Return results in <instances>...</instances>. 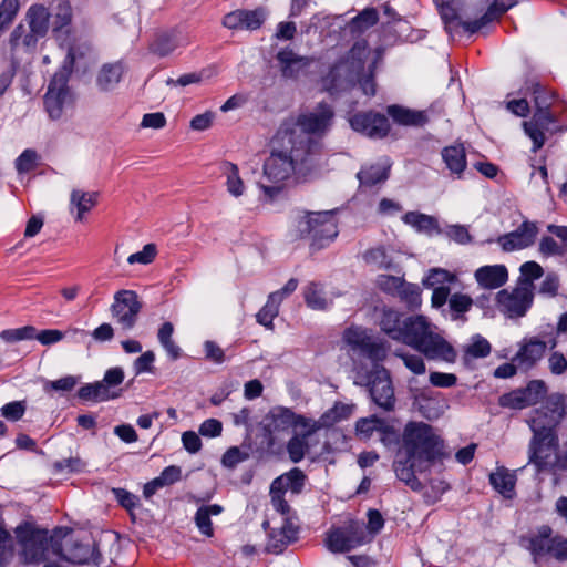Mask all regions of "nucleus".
<instances>
[{
    "instance_id": "f257e3e1",
    "label": "nucleus",
    "mask_w": 567,
    "mask_h": 567,
    "mask_svg": "<svg viewBox=\"0 0 567 567\" xmlns=\"http://www.w3.org/2000/svg\"><path fill=\"white\" fill-rule=\"evenodd\" d=\"M445 444L434 429L424 422H409L401 434V445L393 470L396 477L412 491L419 492L423 484L416 473L426 471L432 464L445 458Z\"/></svg>"
},
{
    "instance_id": "f03ea898",
    "label": "nucleus",
    "mask_w": 567,
    "mask_h": 567,
    "mask_svg": "<svg viewBox=\"0 0 567 567\" xmlns=\"http://www.w3.org/2000/svg\"><path fill=\"white\" fill-rule=\"evenodd\" d=\"M380 327L391 339L414 348L430 360L453 363L456 359L454 348L433 330L423 316L404 317L396 310L386 309Z\"/></svg>"
},
{
    "instance_id": "7ed1b4c3",
    "label": "nucleus",
    "mask_w": 567,
    "mask_h": 567,
    "mask_svg": "<svg viewBox=\"0 0 567 567\" xmlns=\"http://www.w3.org/2000/svg\"><path fill=\"white\" fill-rule=\"evenodd\" d=\"M280 143L282 150H274L266 158L262 179L258 182L261 199L269 203L277 199L290 182L303 179L317 166L311 157V146L306 150L303 140L298 142L299 146Z\"/></svg>"
},
{
    "instance_id": "20e7f679",
    "label": "nucleus",
    "mask_w": 567,
    "mask_h": 567,
    "mask_svg": "<svg viewBox=\"0 0 567 567\" xmlns=\"http://www.w3.org/2000/svg\"><path fill=\"white\" fill-rule=\"evenodd\" d=\"M334 112L327 103H319L312 111L305 112L298 115L296 120L285 121L277 132V140L281 141L284 145L296 144L299 146V141L303 140L306 150L311 146V157L320 151L321 144L313 137H322L330 130Z\"/></svg>"
},
{
    "instance_id": "39448f33",
    "label": "nucleus",
    "mask_w": 567,
    "mask_h": 567,
    "mask_svg": "<svg viewBox=\"0 0 567 567\" xmlns=\"http://www.w3.org/2000/svg\"><path fill=\"white\" fill-rule=\"evenodd\" d=\"M528 458L538 473L567 471V442L560 450L558 435L533 436L528 445Z\"/></svg>"
},
{
    "instance_id": "423d86ee",
    "label": "nucleus",
    "mask_w": 567,
    "mask_h": 567,
    "mask_svg": "<svg viewBox=\"0 0 567 567\" xmlns=\"http://www.w3.org/2000/svg\"><path fill=\"white\" fill-rule=\"evenodd\" d=\"M369 50L364 43H355L347 55L336 63L327 78L328 90H344L354 83L364 71L365 59Z\"/></svg>"
},
{
    "instance_id": "0eeeda50",
    "label": "nucleus",
    "mask_w": 567,
    "mask_h": 567,
    "mask_svg": "<svg viewBox=\"0 0 567 567\" xmlns=\"http://www.w3.org/2000/svg\"><path fill=\"white\" fill-rule=\"evenodd\" d=\"M16 536L20 546V556L27 564H39L48 558L52 546H59L49 537L45 529H39L31 524H23L16 528Z\"/></svg>"
},
{
    "instance_id": "6e6552de",
    "label": "nucleus",
    "mask_w": 567,
    "mask_h": 567,
    "mask_svg": "<svg viewBox=\"0 0 567 567\" xmlns=\"http://www.w3.org/2000/svg\"><path fill=\"white\" fill-rule=\"evenodd\" d=\"M565 414V396L559 393L550 394L543 405L533 412L528 421L533 436L558 435L557 429Z\"/></svg>"
},
{
    "instance_id": "1a4fd4ad",
    "label": "nucleus",
    "mask_w": 567,
    "mask_h": 567,
    "mask_svg": "<svg viewBox=\"0 0 567 567\" xmlns=\"http://www.w3.org/2000/svg\"><path fill=\"white\" fill-rule=\"evenodd\" d=\"M298 230L313 246L322 248L337 237L338 225L333 212H312L299 220Z\"/></svg>"
},
{
    "instance_id": "9d476101",
    "label": "nucleus",
    "mask_w": 567,
    "mask_h": 567,
    "mask_svg": "<svg viewBox=\"0 0 567 567\" xmlns=\"http://www.w3.org/2000/svg\"><path fill=\"white\" fill-rule=\"evenodd\" d=\"M370 542L365 527L357 520L330 528L324 539L327 549L333 554L349 553Z\"/></svg>"
},
{
    "instance_id": "9b49d317",
    "label": "nucleus",
    "mask_w": 567,
    "mask_h": 567,
    "mask_svg": "<svg viewBox=\"0 0 567 567\" xmlns=\"http://www.w3.org/2000/svg\"><path fill=\"white\" fill-rule=\"evenodd\" d=\"M71 68L64 66L58 71L49 83L44 95V106L50 118L59 120L74 105V95L68 86Z\"/></svg>"
},
{
    "instance_id": "f8f14e48",
    "label": "nucleus",
    "mask_w": 567,
    "mask_h": 567,
    "mask_svg": "<svg viewBox=\"0 0 567 567\" xmlns=\"http://www.w3.org/2000/svg\"><path fill=\"white\" fill-rule=\"evenodd\" d=\"M522 543L529 550L535 563L546 556H551L559 561L565 560V557L560 556L564 538L560 535H554L553 528L548 525H542L522 537Z\"/></svg>"
},
{
    "instance_id": "ddd939ff",
    "label": "nucleus",
    "mask_w": 567,
    "mask_h": 567,
    "mask_svg": "<svg viewBox=\"0 0 567 567\" xmlns=\"http://www.w3.org/2000/svg\"><path fill=\"white\" fill-rule=\"evenodd\" d=\"M306 481V474L298 467H293L276 477L269 491L272 507L281 515H288L291 507L285 498L286 492L290 491L292 494H300L305 487Z\"/></svg>"
},
{
    "instance_id": "4468645a",
    "label": "nucleus",
    "mask_w": 567,
    "mask_h": 567,
    "mask_svg": "<svg viewBox=\"0 0 567 567\" xmlns=\"http://www.w3.org/2000/svg\"><path fill=\"white\" fill-rule=\"evenodd\" d=\"M534 285L518 282L512 290L503 289L497 292L496 301L498 310L508 318L524 317L533 305Z\"/></svg>"
},
{
    "instance_id": "2eb2a0df",
    "label": "nucleus",
    "mask_w": 567,
    "mask_h": 567,
    "mask_svg": "<svg viewBox=\"0 0 567 567\" xmlns=\"http://www.w3.org/2000/svg\"><path fill=\"white\" fill-rule=\"evenodd\" d=\"M342 340L350 349L374 362L383 361L386 357V347L383 341L374 339L365 329L350 327L344 330Z\"/></svg>"
},
{
    "instance_id": "dca6fc26",
    "label": "nucleus",
    "mask_w": 567,
    "mask_h": 567,
    "mask_svg": "<svg viewBox=\"0 0 567 567\" xmlns=\"http://www.w3.org/2000/svg\"><path fill=\"white\" fill-rule=\"evenodd\" d=\"M142 308L143 303L134 290L122 289L114 295L111 313L117 324L128 331L136 326Z\"/></svg>"
},
{
    "instance_id": "f3484780",
    "label": "nucleus",
    "mask_w": 567,
    "mask_h": 567,
    "mask_svg": "<svg viewBox=\"0 0 567 567\" xmlns=\"http://www.w3.org/2000/svg\"><path fill=\"white\" fill-rule=\"evenodd\" d=\"M315 426V420L296 414L288 408H276L270 411L267 416L266 431L269 434V444L274 443L275 435L288 432L289 429L311 427Z\"/></svg>"
},
{
    "instance_id": "a211bd4d",
    "label": "nucleus",
    "mask_w": 567,
    "mask_h": 567,
    "mask_svg": "<svg viewBox=\"0 0 567 567\" xmlns=\"http://www.w3.org/2000/svg\"><path fill=\"white\" fill-rule=\"evenodd\" d=\"M350 126L370 138H384L390 132V123L384 114L374 111L358 112L349 118Z\"/></svg>"
},
{
    "instance_id": "6ab92c4d",
    "label": "nucleus",
    "mask_w": 567,
    "mask_h": 567,
    "mask_svg": "<svg viewBox=\"0 0 567 567\" xmlns=\"http://www.w3.org/2000/svg\"><path fill=\"white\" fill-rule=\"evenodd\" d=\"M370 395L373 402L384 411H392L395 405L394 389L389 372L377 368L370 379Z\"/></svg>"
},
{
    "instance_id": "aec40b11",
    "label": "nucleus",
    "mask_w": 567,
    "mask_h": 567,
    "mask_svg": "<svg viewBox=\"0 0 567 567\" xmlns=\"http://www.w3.org/2000/svg\"><path fill=\"white\" fill-rule=\"evenodd\" d=\"M538 234V227L535 223L525 220L517 229L504 234L497 238V243L506 252L525 249L532 246Z\"/></svg>"
},
{
    "instance_id": "412c9836",
    "label": "nucleus",
    "mask_w": 567,
    "mask_h": 567,
    "mask_svg": "<svg viewBox=\"0 0 567 567\" xmlns=\"http://www.w3.org/2000/svg\"><path fill=\"white\" fill-rule=\"evenodd\" d=\"M276 60L281 75L286 79H297L306 74L313 62L312 58L299 55L288 47L277 52Z\"/></svg>"
},
{
    "instance_id": "4be33fe9",
    "label": "nucleus",
    "mask_w": 567,
    "mask_h": 567,
    "mask_svg": "<svg viewBox=\"0 0 567 567\" xmlns=\"http://www.w3.org/2000/svg\"><path fill=\"white\" fill-rule=\"evenodd\" d=\"M266 20L265 10L261 8L254 10L238 9L224 16L223 25L230 30L246 29L257 30Z\"/></svg>"
},
{
    "instance_id": "5701e85b",
    "label": "nucleus",
    "mask_w": 567,
    "mask_h": 567,
    "mask_svg": "<svg viewBox=\"0 0 567 567\" xmlns=\"http://www.w3.org/2000/svg\"><path fill=\"white\" fill-rule=\"evenodd\" d=\"M187 39L181 30L171 29L155 34L150 51L161 58L173 53L177 48L187 45Z\"/></svg>"
},
{
    "instance_id": "b1692460",
    "label": "nucleus",
    "mask_w": 567,
    "mask_h": 567,
    "mask_svg": "<svg viewBox=\"0 0 567 567\" xmlns=\"http://www.w3.org/2000/svg\"><path fill=\"white\" fill-rule=\"evenodd\" d=\"M391 165L386 163H375L362 166L357 177L360 183V189L371 190L374 187L383 185L390 176Z\"/></svg>"
},
{
    "instance_id": "393cba45",
    "label": "nucleus",
    "mask_w": 567,
    "mask_h": 567,
    "mask_svg": "<svg viewBox=\"0 0 567 567\" xmlns=\"http://www.w3.org/2000/svg\"><path fill=\"white\" fill-rule=\"evenodd\" d=\"M546 348L545 341L532 338L520 347L513 361L520 370L527 371L544 357Z\"/></svg>"
},
{
    "instance_id": "a878e982",
    "label": "nucleus",
    "mask_w": 567,
    "mask_h": 567,
    "mask_svg": "<svg viewBox=\"0 0 567 567\" xmlns=\"http://www.w3.org/2000/svg\"><path fill=\"white\" fill-rule=\"evenodd\" d=\"M513 4V0H494L480 19L463 24L464 31L472 34L484 29L489 23L498 20Z\"/></svg>"
},
{
    "instance_id": "bb28decb",
    "label": "nucleus",
    "mask_w": 567,
    "mask_h": 567,
    "mask_svg": "<svg viewBox=\"0 0 567 567\" xmlns=\"http://www.w3.org/2000/svg\"><path fill=\"white\" fill-rule=\"evenodd\" d=\"M474 277L477 284L486 289H497L508 280V271L504 265L480 267Z\"/></svg>"
},
{
    "instance_id": "cd10ccee",
    "label": "nucleus",
    "mask_w": 567,
    "mask_h": 567,
    "mask_svg": "<svg viewBox=\"0 0 567 567\" xmlns=\"http://www.w3.org/2000/svg\"><path fill=\"white\" fill-rule=\"evenodd\" d=\"M125 71L126 65L123 61L103 64L96 74L97 87L104 92L113 90L121 82Z\"/></svg>"
},
{
    "instance_id": "c85d7f7f",
    "label": "nucleus",
    "mask_w": 567,
    "mask_h": 567,
    "mask_svg": "<svg viewBox=\"0 0 567 567\" xmlns=\"http://www.w3.org/2000/svg\"><path fill=\"white\" fill-rule=\"evenodd\" d=\"M386 112L392 120L404 126H424L429 122V116L425 111L411 110L401 105H389Z\"/></svg>"
},
{
    "instance_id": "c756f323",
    "label": "nucleus",
    "mask_w": 567,
    "mask_h": 567,
    "mask_svg": "<svg viewBox=\"0 0 567 567\" xmlns=\"http://www.w3.org/2000/svg\"><path fill=\"white\" fill-rule=\"evenodd\" d=\"M302 431L299 434H295L287 443V452L289 458L293 463H299L303 460L306 454L309 452V440L311 435L319 430V424L315 421L313 429L300 427Z\"/></svg>"
},
{
    "instance_id": "7c9ffc66",
    "label": "nucleus",
    "mask_w": 567,
    "mask_h": 567,
    "mask_svg": "<svg viewBox=\"0 0 567 567\" xmlns=\"http://www.w3.org/2000/svg\"><path fill=\"white\" fill-rule=\"evenodd\" d=\"M219 171L225 177V186L227 192L233 197H240L246 192V185L239 174V168L236 164L224 161L219 165Z\"/></svg>"
},
{
    "instance_id": "2f4dec72",
    "label": "nucleus",
    "mask_w": 567,
    "mask_h": 567,
    "mask_svg": "<svg viewBox=\"0 0 567 567\" xmlns=\"http://www.w3.org/2000/svg\"><path fill=\"white\" fill-rule=\"evenodd\" d=\"M402 220L416 231L424 233L429 236L441 233L437 219L423 213L408 212L402 216Z\"/></svg>"
},
{
    "instance_id": "473e14b6",
    "label": "nucleus",
    "mask_w": 567,
    "mask_h": 567,
    "mask_svg": "<svg viewBox=\"0 0 567 567\" xmlns=\"http://www.w3.org/2000/svg\"><path fill=\"white\" fill-rule=\"evenodd\" d=\"M224 512V507L218 504L202 505L195 513L194 522L199 533L208 538L215 534L212 516H218Z\"/></svg>"
},
{
    "instance_id": "72a5a7b5",
    "label": "nucleus",
    "mask_w": 567,
    "mask_h": 567,
    "mask_svg": "<svg viewBox=\"0 0 567 567\" xmlns=\"http://www.w3.org/2000/svg\"><path fill=\"white\" fill-rule=\"evenodd\" d=\"M441 155L450 172L456 177H461L467 165L464 146L462 144L446 146L442 150Z\"/></svg>"
},
{
    "instance_id": "f704fd0d",
    "label": "nucleus",
    "mask_w": 567,
    "mask_h": 567,
    "mask_svg": "<svg viewBox=\"0 0 567 567\" xmlns=\"http://www.w3.org/2000/svg\"><path fill=\"white\" fill-rule=\"evenodd\" d=\"M97 199V192H83L80 189H73L70 196V204L78 210L75 219L78 221H82L84 214L89 213L96 206Z\"/></svg>"
},
{
    "instance_id": "c9c22d12",
    "label": "nucleus",
    "mask_w": 567,
    "mask_h": 567,
    "mask_svg": "<svg viewBox=\"0 0 567 567\" xmlns=\"http://www.w3.org/2000/svg\"><path fill=\"white\" fill-rule=\"evenodd\" d=\"M120 393L107 390L104 383L94 382L81 386L78 391V396L83 401L102 402L110 399L117 398Z\"/></svg>"
},
{
    "instance_id": "e433bc0d",
    "label": "nucleus",
    "mask_w": 567,
    "mask_h": 567,
    "mask_svg": "<svg viewBox=\"0 0 567 567\" xmlns=\"http://www.w3.org/2000/svg\"><path fill=\"white\" fill-rule=\"evenodd\" d=\"M489 483L504 497L512 498L515 493L516 476L502 467L489 475Z\"/></svg>"
},
{
    "instance_id": "4c0bfd02",
    "label": "nucleus",
    "mask_w": 567,
    "mask_h": 567,
    "mask_svg": "<svg viewBox=\"0 0 567 567\" xmlns=\"http://www.w3.org/2000/svg\"><path fill=\"white\" fill-rule=\"evenodd\" d=\"M49 12L43 6H31L27 13L29 29L41 38L45 35L49 28Z\"/></svg>"
},
{
    "instance_id": "58836bf2",
    "label": "nucleus",
    "mask_w": 567,
    "mask_h": 567,
    "mask_svg": "<svg viewBox=\"0 0 567 567\" xmlns=\"http://www.w3.org/2000/svg\"><path fill=\"white\" fill-rule=\"evenodd\" d=\"M280 303L279 292H271L266 305L256 315L257 322L266 328H272V321L279 313Z\"/></svg>"
},
{
    "instance_id": "ea45409f",
    "label": "nucleus",
    "mask_w": 567,
    "mask_h": 567,
    "mask_svg": "<svg viewBox=\"0 0 567 567\" xmlns=\"http://www.w3.org/2000/svg\"><path fill=\"white\" fill-rule=\"evenodd\" d=\"M379 21L378 10L373 7L364 8L350 21V29L352 32L363 33L368 29L375 25Z\"/></svg>"
},
{
    "instance_id": "a19ab883",
    "label": "nucleus",
    "mask_w": 567,
    "mask_h": 567,
    "mask_svg": "<svg viewBox=\"0 0 567 567\" xmlns=\"http://www.w3.org/2000/svg\"><path fill=\"white\" fill-rule=\"evenodd\" d=\"M353 412V406L338 402L330 410H328L319 421H316L319 424V429L322 426H330L341 420L348 419Z\"/></svg>"
},
{
    "instance_id": "79ce46f5",
    "label": "nucleus",
    "mask_w": 567,
    "mask_h": 567,
    "mask_svg": "<svg viewBox=\"0 0 567 567\" xmlns=\"http://www.w3.org/2000/svg\"><path fill=\"white\" fill-rule=\"evenodd\" d=\"M303 295L308 307L316 310H323L328 307V301L323 297V291L319 284L310 282L305 288Z\"/></svg>"
},
{
    "instance_id": "37998d69",
    "label": "nucleus",
    "mask_w": 567,
    "mask_h": 567,
    "mask_svg": "<svg viewBox=\"0 0 567 567\" xmlns=\"http://www.w3.org/2000/svg\"><path fill=\"white\" fill-rule=\"evenodd\" d=\"M473 306V299L464 293H453L449 299V307L454 320L461 319Z\"/></svg>"
},
{
    "instance_id": "c03bdc74",
    "label": "nucleus",
    "mask_w": 567,
    "mask_h": 567,
    "mask_svg": "<svg viewBox=\"0 0 567 567\" xmlns=\"http://www.w3.org/2000/svg\"><path fill=\"white\" fill-rule=\"evenodd\" d=\"M52 551L73 564H85L90 559V547L87 545H75L69 554H62L61 545L52 546Z\"/></svg>"
},
{
    "instance_id": "a18cd8bd",
    "label": "nucleus",
    "mask_w": 567,
    "mask_h": 567,
    "mask_svg": "<svg viewBox=\"0 0 567 567\" xmlns=\"http://www.w3.org/2000/svg\"><path fill=\"white\" fill-rule=\"evenodd\" d=\"M538 251L543 257H563L567 254V245H560L550 236H543L539 240Z\"/></svg>"
},
{
    "instance_id": "49530a36",
    "label": "nucleus",
    "mask_w": 567,
    "mask_h": 567,
    "mask_svg": "<svg viewBox=\"0 0 567 567\" xmlns=\"http://www.w3.org/2000/svg\"><path fill=\"white\" fill-rule=\"evenodd\" d=\"M363 259L367 264L375 266L378 269H390L392 267V260L383 247L369 249L364 252Z\"/></svg>"
},
{
    "instance_id": "de8ad7c7",
    "label": "nucleus",
    "mask_w": 567,
    "mask_h": 567,
    "mask_svg": "<svg viewBox=\"0 0 567 567\" xmlns=\"http://www.w3.org/2000/svg\"><path fill=\"white\" fill-rule=\"evenodd\" d=\"M37 329L33 326H24L17 329H6L0 332V338L4 342H18L21 340H32L35 337Z\"/></svg>"
},
{
    "instance_id": "09e8293b",
    "label": "nucleus",
    "mask_w": 567,
    "mask_h": 567,
    "mask_svg": "<svg viewBox=\"0 0 567 567\" xmlns=\"http://www.w3.org/2000/svg\"><path fill=\"white\" fill-rule=\"evenodd\" d=\"M398 295L410 309H416L422 303L421 288L415 284H406L404 281Z\"/></svg>"
},
{
    "instance_id": "8fccbe9b",
    "label": "nucleus",
    "mask_w": 567,
    "mask_h": 567,
    "mask_svg": "<svg viewBox=\"0 0 567 567\" xmlns=\"http://www.w3.org/2000/svg\"><path fill=\"white\" fill-rule=\"evenodd\" d=\"M19 11V0H2L0 3V34L12 23Z\"/></svg>"
},
{
    "instance_id": "3c124183",
    "label": "nucleus",
    "mask_w": 567,
    "mask_h": 567,
    "mask_svg": "<svg viewBox=\"0 0 567 567\" xmlns=\"http://www.w3.org/2000/svg\"><path fill=\"white\" fill-rule=\"evenodd\" d=\"M499 404L504 408L520 410L526 406H529L530 400L526 399L525 393L523 392L522 389H518L502 395L499 399Z\"/></svg>"
},
{
    "instance_id": "603ef678",
    "label": "nucleus",
    "mask_w": 567,
    "mask_h": 567,
    "mask_svg": "<svg viewBox=\"0 0 567 567\" xmlns=\"http://www.w3.org/2000/svg\"><path fill=\"white\" fill-rule=\"evenodd\" d=\"M440 14L442 20L444 21L445 28L450 31L457 29L458 27L463 28L465 21H463L456 9L453 8L450 3H445L441 7ZM473 20H466V22H472Z\"/></svg>"
},
{
    "instance_id": "864d4df0",
    "label": "nucleus",
    "mask_w": 567,
    "mask_h": 567,
    "mask_svg": "<svg viewBox=\"0 0 567 567\" xmlns=\"http://www.w3.org/2000/svg\"><path fill=\"white\" fill-rule=\"evenodd\" d=\"M380 436V441L388 447L393 445H401V436L398 433V431L394 429L393 425L388 423L385 420L382 419L381 422H379V429L377 432Z\"/></svg>"
},
{
    "instance_id": "5fc2aeb1",
    "label": "nucleus",
    "mask_w": 567,
    "mask_h": 567,
    "mask_svg": "<svg viewBox=\"0 0 567 567\" xmlns=\"http://www.w3.org/2000/svg\"><path fill=\"white\" fill-rule=\"evenodd\" d=\"M381 421L382 419L375 415L358 420L355 424L357 435L361 439H370L374 432H378L379 422Z\"/></svg>"
},
{
    "instance_id": "6e6d98bb",
    "label": "nucleus",
    "mask_w": 567,
    "mask_h": 567,
    "mask_svg": "<svg viewBox=\"0 0 567 567\" xmlns=\"http://www.w3.org/2000/svg\"><path fill=\"white\" fill-rule=\"evenodd\" d=\"M38 154L34 150L27 148L16 161V168L18 173H29L37 167Z\"/></svg>"
},
{
    "instance_id": "4d7b16f0",
    "label": "nucleus",
    "mask_w": 567,
    "mask_h": 567,
    "mask_svg": "<svg viewBox=\"0 0 567 567\" xmlns=\"http://www.w3.org/2000/svg\"><path fill=\"white\" fill-rule=\"evenodd\" d=\"M526 135L533 141V152H537L545 144V131L544 127L537 126L530 122L523 123Z\"/></svg>"
},
{
    "instance_id": "13d9d810",
    "label": "nucleus",
    "mask_w": 567,
    "mask_h": 567,
    "mask_svg": "<svg viewBox=\"0 0 567 567\" xmlns=\"http://www.w3.org/2000/svg\"><path fill=\"white\" fill-rule=\"evenodd\" d=\"M533 95L536 109H550V105L555 99L551 91L536 83L533 85Z\"/></svg>"
},
{
    "instance_id": "bf43d9fd",
    "label": "nucleus",
    "mask_w": 567,
    "mask_h": 567,
    "mask_svg": "<svg viewBox=\"0 0 567 567\" xmlns=\"http://www.w3.org/2000/svg\"><path fill=\"white\" fill-rule=\"evenodd\" d=\"M156 254H157L156 246L154 244H147L143 247V249L141 251L130 255L127 258V262L130 265H134V264L148 265L155 259Z\"/></svg>"
},
{
    "instance_id": "052dcab7",
    "label": "nucleus",
    "mask_w": 567,
    "mask_h": 567,
    "mask_svg": "<svg viewBox=\"0 0 567 567\" xmlns=\"http://www.w3.org/2000/svg\"><path fill=\"white\" fill-rule=\"evenodd\" d=\"M378 287L389 293H399L404 280L396 276L380 275L377 279Z\"/></svg>"
},
{
    "instance_id": "680f3d73",
    "label": "nucleus",
    "mask_w": 567,
    "mask_h": 567,
    "mask_svg": "<svg viewBox=\"0 0 567 567\" xmlns=\"http://www.w3.org/2000/svg\"><path fill=\"white\" fill-rule=\"evenodd\" d=\"M522 390L526 399L530 400V405H534L545 395L547 389L544 381L533 380Z\"/></svg>"
},
{
    "instance_id": "e2e57ef3",
    "label": "nucleus",
    "mask_w": 567,
    "mask_h": 567,
    "mask_svg": "<svg viewBox=\"0 0 567 567\" xmlns=\"http://www.w3.org/2000/svg\"><path fill=\"white\" fill-rule=\"evenodd\" d=\"M520 274L523 276V280L519 282H529L533 285V281L539 279L544 275L543 267L536 261H526L520 266Z\"/></svg>"
},
{
    "instance_id": "0e129e2a",
    "label": "nucleus",
    "mask_w": 567,
    "mask_h": 567,
    "mask_svg": "<svg viewBox=\"0 0 567 567\" xmlns=\"http://www.w3.org/2000/svg\"><path fill=\"white\" fill-rule=\"evenodd\" d=\"M395 355L400 357L404 365L415 374H423L425 372V363L421 355L396 352Z\"/></svg>"
},
{
    "instance_id": "69168bd1",
    "label": "nucleus",
    "mask_w": 567,
    "mask_h": 567,
    "mask_svg": "<svg viewBox=\"0 0 567 567\" xmlns=\"http://www.w3.org/2000/svg\"><path fill=\"white\" fill-rule=\"evenodd\" d=\"M454 280V275L445 269L435 268L430 271L427 277L424 279L423 284L426 287H434L435 285H441L445 282H452Z\"/></svg>"
},
{
    "instance_id": "338daca9",
    "label": "nucleus",
    "mask_w": 567,
    "mask_h": 567,
    "mask_svg": "<svg viewBox=\"0 0 567 567\" xmlns=\"http://www.w3.org/2000/svg\"><path fill=\"white\" fill-rule=\"evenodd\" d=\"M247 458H248V453L241 451L237 446H233L225 452V454L223 455L221 462H223L224 466L233 468Z\"/></svg>"
},
{
    "instance_id": "774afa93",
    "label": "nucleus",
    "mask_w": 567,
    "mask_h": 567,
    "mask_svg": "<svg viewBox=\"0 0 567 567\" xmlns=\"http://www.w3.org/2000/svg\"><path fill=\"white\" fill-rule=\"evenodd\" d=\"M446 236L457 244L466 245L472 241V236L467 227L463 225H452L446 229Z\"/></svg>"
}]
</instances>
